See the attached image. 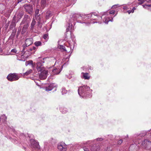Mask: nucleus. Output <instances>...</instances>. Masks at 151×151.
Masks as SVG:
<instances>
[{
    "mask_svg": "<svg viewBox=\"0 0 151 151\" xmlns=\"http://www.w3.org/2000/svg\"><path fill=\"white\" fill-rule=\"evenodd\" d=\"M98 13L93 12L88 14L82 15H80L78 14H74L70 19L69 22L66 25V32H68L72 30L73 28V26L75 24L76 21L78 22L82 23L80 20L83 19H88L89 18H91L90 22H89V24L98 23L99 24H101L103 22H104L103 21V16L101 14V13L100 14V15H99Z\"/></svg>",
    "mask_w": 151,
    "mask_h": 151,
    "instance_id": "f257e3e1",
    "label": "nucleus"
},
{
    "mask_svg": "<svg viewBox=\"0 0 151 151\" xmlns=\"http://www.w3.org/2000/svg\"><path fill=\"white\" fill-rule=\"evenodd\" d=\"M92 90L89 86L83 85L79 87L78 92L80 96L83 98H90L91 96Z\"/></svg>",
    "mask_w": 151,
    "mask_h": 151,
    "instance_id": "f03ea898",
    "label": "nucleus"
},
{
    "mask_svg": "<svg viewBox=\"0 0 151 151\" xmlns=\"http://www.w3.org/2000/svg\"><path fill=\"white\" fill-rule=\"evenodd\" d=\"M7 118L5 115L3 114L0 117V124L2 122H3L1 126H0V130L1 131V130H5L6 131H8L9 132H15V130L13 127H10L8 125L7 123H6Z\"/></svg>",
    "mask_w": 151,
    "mask_h": 151,
    "instance_id": "7ed1b4c3",
    "label": "nucleus"
},
{
    "mask_svg": "<svg viewBox=\"0 0 151 151\" xmlns=\"http://www.w3.org/2000/svg\"><path fill=\"white\" fill-rule=\"evenodd\" d=\"M114 10H111L110 11H107L105 12H102L101 13V14L103 16H105L103 19V21L104 23L107 24L109 21L112 22L113 21V18L116 15L113 16L111 14H114L115 13Z\"/></svg>",
    "mask_w": 151,
    "mask_h": 151,
    "instance_id": "20e7f679",
    "label": "nucleus"
},
{
    "mask_svg": "<svg viewBox=\"0 0 151 151\" xmlns=\"http://www.w3.org/2000/svg\"><path fill=\"white\" fill-rule=\"evenodd\" d=\"M46 58L39 57L37 59L36 63L37 69L38 72H41L45 70V69L43 66L45 62L44 60Z\"/></svg>",
    "mask_w": 151,
    "mask_h": 151,
    "instance_id": "39448f33",
    "label": "nucleus"
},
{
    "mask_svg": "<svg viewBox=\"0 0 151 151\" xmlns=\"http://www.w3.org/2000/svg\"><path fill=\"white\" fill-rule=\"evenodd\" d=\"M30 146L32 149V150H38L40 148L38 142L33 139H31L30 141Z\"/></svg>",
    "mask_w": 151,
    "mask_h": 151,
    "instance_id": "423d86ee",
    "label": "nucleus"
},
{
    "mask_svg": "<svg viewBox=\"0 0 151 151\" xmlns=\"http://www.w3.org/2000/svg\"><path fill=\"white\" fill-rule=\"evenodd\" d=\"M19 77L16 73H10L7 77V78L10 81H16L18 80Z\"/></svg>",
    "mask_w": 151,
    "mask_h": 151,
    "instance_id": "0eeeda50",
    "label": "nucleus"
},
{
    "mask_svg": "<svg viewBox=\"0 0 151 151\" xmlns=\"http://www.w3.org/2000/svg\"><path fill=\"white\" fill-rule=\"evenodd\" d=\"M25 44L22 45V52H24L26 48L31 45L33 43V39L32 38H27L25 40Z\"/></svg>",
    "mask_w": 151,
    "mask_h": 151,
    "instance_id": "6e6552de",
    "label": "nucleus"
},
{
    "mask_svg": "<svg viewBox=\"0 0 151 151\" xmlns=\"http://www.w3.org/2000/svg\"><path fill=\"white\" fill-rule=\"evenodd\" d=\"M68 146L64 142H61L58 144L57 148L60 151H66Z\"/></svg>",
    "mask_w": 151,
    "mask_h": 151,
    "instance_id": "1a4fd4ad",
    "label": "nucleus"
},
{
    "mask_svg": "<svg viewBox=\"0 0 151 151\" xmlns=\"http://www.w3.org/2000/svg\"><path fill=\"white\" fill-rule=\"evenodd\" d=\"M24 8L25 11L27 13L32 15L33 12V8L32 5L25 4L24 5Z\"/></svg>",
    "mask_w": 151,
    "mask_h": 151,
    "instance_id": "9d476101",
    "label": "nucleus"
},
{
    "mask_svg": "<svg viewBox=\"0 0 151 151\" xmlns=\"http://www.w3.org/2000/svg\"><path fill=\"white\" fill-rule=\"evenodd\" d=\"M40 10L39 8H37L35 10V17L36 19L38 22V26L40 27H41V24L40 22L41 19L39 16L40 14L38 15Z\"/></svg>",
    "mask_w": 151,
    "mask_h": 151,
    "instance_id": "9b49d317",
    "label": "nucleus"
},
{
    "mask_svg": "<svg viewBox=\"0 0 151 151\" xmlns=\"http://www.w3.org/2000/svg\"><path fill=\"white\" fill-rule=\"evenodd\" d=\"M142 144L145 148L149 149L151 147V142L148 139H145L142 142Z\"/></svg>",
    "mask_w": 151,
    "mask_h": 151,
    "instance_id": "f8f14e48",
    "label": "nucleus"
},
{
    "mask_svg": "<svg viewBox=\"0 0 151 151\" xmlns=\"http://www.w3.org/2000/svg\"><path fill=\"white\" fill-rule=\"evenodd\" d=\"M41 73L39 75V78L41 80L45 79L47 75V71L45 70L43 71H41Z\"/></svg>",
    "mask_w": 151,
    "mask_h": 151,
    "instance_id": "ddd939ff",
    "label": "nucleus"
},
{
    "mask_svg": "<svg viewBox=\"0 0 151 151\" xmlns=\"http://www.w3.org/2000/svg\"><path fill=\"white\" fill-rule=\"evenodd\" d=\"M57 86L54 83H51L49 84L47 86L44 87V89L47 91H51L54 88Z\"/></svg>",
    "mask_w": 151,
    "mask_h": 151,
    "instance_id": "4468645a",
    "label": "nucleus"
},
{
    "mask_svg": "<svg viewBox=\"0 0 151 151\" xmlns=\"http://www.w3.org/2000/svg\"><path fill=\"white\" fill-rule=\"evenodd\" d=\"M76 0H64L63 2L66 6H69L71 5L74 4Z\"/></svg>",
    "mask_w": 151,
    "mask_h": 151,
    "instance_id": "2eb2a0df",
    "label": "nucleus"
},
{
    "mask_svg": "<svg viewBox=\"0 0 151 151\" xmlns=\"http://www.w3.org/2000/svg\"><path fill=\"white\" fill-rule=\"evenodd\" d=\"M90 149L91 151H99L100 147L99 145H93L92 146H90Z\"/></svg>",
    "mask_w": 151,
    "mask_h": 151,
    "instance_id": "dca6fc26",
    "label": "nucleus"
},
{
    "mask_svg": "<svg viewBox=\"0 0 151 151\" xmlns=\"http://www.w3.org/2000/svg\"><path fill=\"white\" fill-rule=\"evenodd\" d=\"M81 77L85 80H88L90 79V76L88 73L82 72L81 74Z\"/></svg>",
    "mask_w": 151,
    "mask_h": 151,
    "instance_id": "f3484780",
    "label": "nucleus"
},
{
    "mask_svg": "<svg viewBox=\"0 0 151 151\" xmlns=\"http://www.w3.org/2000/svg\"><path fill=\"white\" fill-rule=\"evenodd\" d=\"M49 0H41L40 5L42 9H43L47 5V2L48 3Z\"/></svg>",
    "mask_w": 151,
    "mask_h": 151,
    "instance_id": "a211bd4d",
    "label": "nucleus"
},
{
    "mask_svg": "<svg viewBox=\"0 0 151 151\" xmlns=\"http://www.w3.org/2000/svg\"><path fill=\"white\" fill-rule=\"evenodd\" d=\"M36 22L35 20L34 19H32V22L31 24L30 27H31V30H32V31H33L34 29L35 28V27H36H36L37 26V25L35 26L36 24ZM37 28V27H36V28Z\"/></svg>",
    "mask_w": 151,
    "mask_h": 151,
    "instance_id": "6ab92c4d",
    "label": "nucleus"
},
{
    "mask_svg": "<svg viewBox=\"0 0 151 151\" xmlns=\"http://www.w3.org/2000/svg\"><path fill=\"white\" fill-rule=\"evenodd\" d=\"M61 70L58 68H55L52 70V72L54 74L57 75L59 74Z\"/></svg>",
    "mask_w": 151,
    "mask_h": 151,
    "instance_id": "aec40b11",
    "label": "nucleus"
},
{
    "mask_svg": "<svg viewBox=\"0 0 151 151\" xmlns=\"http://www.w3.org/2000/svg\"><path fill=\"white\" fill-rule=\"evenodd\" d=\"M37 48L36 47L33 46L31 47H26L25 50H27V51H35L37 49Z\"/></svg>",
    "mask_w": 151,
    "mask_h": 151,
    "instance_id": "412c9836",
    "label": "nucleus"
},
{
    "mask_svg": "<svg viewBox=\"0 0 151 151\" xmlns=\"http://www.w3.org/2000/svg\"><path fill=\"white\" fill-rule=\"evenodd\" d=\"M28 26L29 25L27 24H25L24 25L22 28V34H23L27 30L28 27Z\"/></svg>",
    "mask_w": 151,
    "mask_h": 151,
    "instance_id": "4be33fe9",
    "label": "nucleus"
},
{
    "mask_svg": "<svg viewBox=\"0 0 151 151\" xmlns=\"http://www.w3.org/2000/svg\"><path fill=\"white\" fill-rule=\"evenodd\" d=\"M52 15L50 11L48 10L45 14V17L46 19H48Z\"/></svg>",
    "mask_w": 151,
    "mask_h": 151,
    "instance_id": "5701e85b",
    "label": "nucleus"
},
{
    "mask_svg": "<svg viewBox=\"0 0 151 151\" xmlns=\"http://www.w3.org/2000/svg\"><path fill=\"white\" fill-rule=\"evenodd\" d=\"M16 25V24L15 22H14L12 21L9 26V29L11 30L12 29L14 28H15Z\"/></svg>",
    "mask_w": 151,
    "mask_h": 151,
    "instance_id": "b1692460",
    "label": "nucleus"
},
{
    "mask_svg": "<svg viewBox=\"0 0 151 151\" xmlns=\"http://www.w3.org/2000/svg\"><path fill=\"white\" fill-rule=\"evenodd\" d=\"M60 110L63 114H65L68 111L67 109L64 107H61L60 108Z\"/></svg>",
    "mask_w": 151,
    "mask_h": 151,
    "instance_id": "393cba45",
    "label": "nucleus"
},
{
    "mask_svg": "<svg viewBox=\"0 0 151 151\" xmlns=\"http://www.w3.org/2000/svg\"><path fill=\"white\" fill-rule=\"evenodd\" d=\"M28 17L29 16L27 15H25L23 21L21 22L20 24L22 25L24 24L27 19L28 18Z\"/></svg>",
    "mask_w": 151,
    "mask_h": 151,
    "instance_id": "a878e982",
    "label": "nucleus"
},
{
    "mask_svg": "<svg viewBox=\"0 0 151 151\" xmlns=\"http://www.w3.org/2000/svg\"><path fill=\"white\" fill-rule=\"evenodd\" d=\"M143 6L145 9L151 10V4H144L143 5Z\"/></svg>",
    "mask_w": 151,
    "mask_h": 151,
    "instance_id": "bb28decb",
    "label": "nucleus"
},
{
    "mask_svg": "<svg viewBox=\"0 0 151 151\" xmlns=\"http://www.w3.org/2000/svg\"><path fill=\"white\" fill-rule=\"evenodd\" d=\"M25 65L26 66H27L28 65H31L32 67H33L32 61V60L26 61L25 62Z\"/></svg>",
    "mask_w": 151,
    "mask_h": 151,
    "instance_id": "cd10ccee",
    "label": "nucleus"
},
{
    "mask_svg": "<svg viewBox=\"0 0 151 151\" xmlns=\"http://www.w3.org/2000/svg\"><path fill=\"white\" fill-rule=\"evenodd\" d=\"M35 45L37 46L38 47L41 46L42 45V43L40 41H36L34 43Z\"/></svg>",
    "mask_w": 151,
    "mask_h": 151,
    "instance_id": "c85d7f7f",
    "label": "nucleus"
},
{
    "mask_svg": "<svg viewBox=\"0 0 151 151\" xmlns=\"http://www.w3.org/2000/svg\"><path fill=\"white\" fill-rule=\"evenodd\" d=\"M58 47L60 49L62 50L63 51H65L67 52V51L66 50L65 46L63 45H58Z\"/></svg>",
    "mask_w": 151,
    "mask_h": 151,
    "instance_id": "c756f323",
    "label": "nucleus"
},
{
    "mask_svg": "<svg viewBox=\"0 0 151 151\" xmlns=\"http://www.w3.org/2000/svg\"><path fill=\"white\" fill-rule=\"evenodd\" d=\"M61 92L63 95L67 93V91L65 88H62L61 89Z\"/></svg>",
    "mask_w": 151,
    "mask_h": 151,
    "instance_id": "7c9ffc66",
    "label": "nucleus"
},
{
    "mask_svg": "<svg viewBox=\"0 0 151 151\" xmlns=\"http://www.w3.org/2000/svg\"><path fill=\"white\" fill-rule=\"evenodd\" d=\"M32 70H31V69H29V70L27 71H26V72L25 73H24V75H26L27 76L28 75H29V74H30V73H32Z\"/></svg>",
    "mask_w": 151,
    "mask_h": 151,
    "instance_id": "2f4dec72",
    "label": "nucleus"
},
{
    "mask_svg": "<svg viewBox=\"0 0 151 151\" xmlns=\"http://www.w3.org/2000/svg\"><path fill=\"white\" fill-rule=\"evenodd\" d=\"M43 37L45 40V42H47L48 39V35L45 34L43 35Z\"/></svg>",
    "mask_w": 151,
    "mask_h": 151,
    "instance_id": "473e14b6",
    "label": "nucleus"
},
{
    "mask_svg": "<svg viewBox=\"0 0 151 151\" xmlns=\"http://www.w3.org/2000/svg\"><path fill=\"white\" fill-rule=\"evenodd\" d=\"M147 133L146 132L143 131L141 132V133L140 134V136H144Z\"/></svg>",
    "mask_w": 151,
    "mask_h": 151,
    "instance_id": "72a5a7b5",
    "label": "nucleus"
},
{
    "mask_svg": "<svg viewBox=\"0 0 151 151\" xmlns=\"http://www.w3.org/2000/svg\"><path fill=\"white\" fill-rule=\"evenodd\" d=\"M112 148L111 146H109L107 147L106 151H111Z\"/></svg>",
    "mask_w": 151,
    "mask_h": 151,
    "instance_id": "f704fd0d",
    "label": "nucleus"
},
{
    "mask_svg": "<svg viewBox=\"0 0 151 151\" xmlns=\"http://www.w3.org/2000/svg\"><path fill=\"white\" fill-rule=\"evenodd\" d=\"M138 1H140L142 3H143L145 1H146L147 2H151V0H138Z\"/></svg>",
    "mask_w": 151,
    "mask_h": 151,
    "instance_id": "c9c22d12",
    "label": "nucleus"
},
{
    "mask_svg": "<svg viewBox=\"0 0 151 151\" xmlns=\"http://www.w3.org/2000/svg\"><path fill=\"white\" fill-rule=\"evenodd\" d=\"M135 146L137 147V146L135 144H133V145H131L129 147V150L132 149V148H133Z\"/></svg>",
    "mask_w": 151,
    "mask_h": 151,
    "instance_id": "e433bc0d",
    "label": "nucleus"
},
{
    "mask_svg": "<svg viewBox=\"0 0 151 151\" xmlns=\"http://www.w3.org/2000/svg\"><path fill=\"white\" fill-rule=\"evenodd\" d=\"M16 29L13 30L12 33L11 34L15 37V34H16Z\"/></svg>",
    "mask_w": 151,
    "mask_h": 151,
    "instance_id": "4c0bfd02",
    "label": "nucleus"
},
{
    "mask_svg": "<svg viewBox=\"0 0 151 151\" xmlns=\"http://www.w3.org/2000/svg\"><path fill=\"white\" fill-rule=\"evenodd\" d=\"M128 6L127 4H125L123 6V9H129L128 7Z\"/></svg>",
    "mask_w": 151,
    "mask_h": 151,
    "instance_id": "58836bf2",
    "label": "nucleus"
},
{
    "mask_svg": "<svg viewBox=\"0 0 151 151\" xmlns=\"http://www.w3.org/2000/svg\"><path fill=\"white\" fill-rule=\"evenodd\" d=\"M14 37V36L11 34L10 37H9V40H13Z\"/></svg>",
    "mask_w": 151,
    "mask_h": 151,
    "instance_id": "ea45409f",
    "label": "nucleus"
},
{
    "mask_svg": "<svg viewBox=\"0 0 151 151\" xmlns=\"http://www.w3.org/2000/svg\"><path fill=\"white\" fill-rule=\"evenodd\" d=\"M24 15V13L23 12H21V13H19L17 15H18V16L19 17V16H20V17H18L19 18H20L22 17V15Z\"/></svg>",
    "mask_w": 151,
    "mask_h": 151,
    "instance_id": "a19ab883",
    "label": "nucleus"
},
{
    "mask_svg": "<svg viewBox=\"0 0 151 151\" xmlns=\"http://www.w3.org/2000/svg\"><path fill=\"white\" fill-rule=\"evenodd\" d=\"M83 149L84 151H89V148L86 147H83Z\"/></svg>",
    "mask_w": 151,
    "mask_h": 151,
    "instance_id": "79ce46f5",
    "label": "nucleus"
},
{
    "mask_svg": "<svg viewBox=\"0 0 151 151\" xmlns=\"http://www.w3.org/2000/svg\"><path fill=\"white\" fill-rule=\"evenodd\" d=\"M11 52L14 53H16L17 52V50L15 49H13L11 50Z\"/></svg>",
    "mask_w": 151,
    "mask_h": 151,
    "instance_id": "37998d69",
    "label": "nucleus"
},
{
    "mask_svg": "<svg viewBox=\"0 0 151 151\" xmlns=\"http://www.w3.org/2000/svg\"><path fill=\"white\" fill-rule=\"evenodd\" d=\"M123 140L122 139L119 140L118 142V143L119 144H121Z\"/></svg>",
    "mask_w": 151,
    "mask_h": 151,
    "instance_id": "c03bdc74",
    "label": "nucleus"
},
{
    "mask_svg": "<svg viewBox=\"0 0 151 151\" xmlns=\"http://www.w3.org/2000/svg\"><path fill=\"white\" fill-rule=\"evenodd\" d=\"M96 140L98 141H101L103 140V139L101 138H97Z\"/></svg>",
    "mask_w": 151,
    "mask_h": 151,
    "instance_id": "a18cd8bd",
    "label": "nucleus"
},
{
    "mask_svg": "<svg viewBox=\"0 0 151 151\" xmlns=\"http://www.w3.org/2000/svg\"><path fill=\"white\" fill-rule=\"evenodd\" d=\"M135 9H136L135 8V7H134L133 8V9H132V10H132V13H133V12H134V10H135Z\"/></svg>",
    "mask_w": 151,
    "mask_h": 151,
    "instance_id": "49530a36",
    "label": "nucleus"
},
{
    "mask_svg": "<svg viewBox=\"0 0 151 151\" xmlns=\"http://www.w3.org/2000/svg\"><path fill=\"white\" fill-rule=\"evenodd\" d=\"M120 6L119 5V4H117L116 5H113V6L112 7H114V8H115V7H116V6Z\"/></svg>",
    "mask_w": 151,
    "mask_h": 151,
    "instance_id": "de8ad7c7",
    "label": "nucleus"
},
{
    "mask_svg": "<svg viewBox=\"0 0 151 151\" xmlns=\"http://www.w3.org/2000/svg\"><path fill=\"white\" fill-rule=\"evenodd\" d=\"M129 14H130L131 13H132V10H128L127 11Z\"/></svg>",
    "mask_w": 151,
    "mask_h": 151,
    "instance_id": "09e8293b",
    "label": "nucleus"
},
{
    "mask_svg": "<svg viewBox=\"0 0 151 151\" xmlns=\"http://www.w3.org/2000/svg\"><path fill=\"white\" fill-rule=\"evenodd\" d=\"M132 3L131 2H129L127 4L128 6H129L130 5L132 4Z\"/></svg>",
    "mask_w": 151,
    "mask_h": 151,
    "instance_id": "8fccbe9b",
    "label": "nucleus"
},
{
    "mask_svg": "<svg viewBox=\"0 0 151 151\" xmlns=\"http://www.w3.org/2000/svg\"><path fill=\"white\" fill-rule=\"evenodd\" d=\"M70 55H69L68 57H67L66 58V59H69V58H70Z\"/></svg>",
    "mask_w": 151,
    "mask_h": 151,
    "instance_id": "3c124183",
    "label": "nucleus"
},
{
    "mask_svg": "<svg viewBox=\"0 0 151 151\" xmlns=\"http://www.w3.org/2000/svg\"><path fill=\"white\" fill-rule=\"evenodd\" d=\"M10 21H9V22H8V23H7V27L8 26V25H9V23H10Z\"/></svg>",
    "mask_w": 151,
    "mask_h": 151,
    "instance_id": "603ef678",
    "label": "nucleus"
},
{
    "mask_svg": "<svg viewBox=\"0 0 151 151\" xmlns=\"http://www.w3.org/2000/svg\"><path fill=\"white\" fill-rule=\"evenodd\" d=\"M35 83H36V84L38 86H39V85H38V84L36 82H35Z\"/></svg>",
    "mask_w": 151,
    "mask_h": 151,
    "instance_id": "864d4df0",
    "label": "nucleus"
},
{
    "mask_svg": "<svg viewBox=\"0 0 151 151\" xmlns=\"http://www.w3.org/2000/svg\"><path fill=\"white\" fill-rule=\"evenodd\" d=\"M71 46H72V45H71L70 44H69V46H70V47H71Z\"/></svg>",
    "mask_w": 151,
    "mask_h": 151,
    "instance_id": "5fc2aeb1",
    "label": "nucleus"
}]
</instances>
